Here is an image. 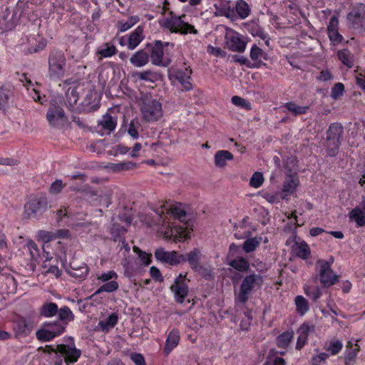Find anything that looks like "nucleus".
Wrapping results in <instances>:
<instances>
[{"label":"nucleus","instance_id":"f257e3e1","mask_svg":"<svg viewBox=\"0 0 365 365\" xmlns=\"http://www.w3.org/2000/svg\"><path fill=\"white\" fill-rule=\"evenodd\" d=\"M262 282L260 274L252 273L245 276L242 280L239 292H235V302L245 304L252 292L262 286Z\"/></svg>","mask_w":365,"mask_h":365},{"label":"nucleus","instance_id":"f03ea898","mask_svg":"<svg viewBox=\"0 0 365 365\" xmlns=\"http://www.w3.org/2000/svg\"><path fill=\"white\" fill-rule=\"evenodd\" d=\"M175 44L170 42H162L156 40L152 43H148L146 48H149L148 52L151 63L154 66L167 67L171 63V58L167 53L165 55V48L170 47L174 48Z\"/></svg>","mask_w":365,"mask_h":365},{"label":"nucleus","instance_id":"7ed1b4c3","mask_svg":"<svg viewBox=\"0 0 365 365\" xmlns=\"http://www.w3.org/2000/svg\"><path fill=\"white\" fill-rule=\"evenodd\" d=\"M48 76L52 80H61L65 76L66 58L64 53L59 50L52 51L48 58Z\"/></svg>","mask_w":365,"mask_h":365},{"label":"nucleus","instance_id":"20e7f679","mask_svg":"<svg viewBox=\"0 0 365 365\" xmlns=\"http://www.w3.org/2000/svg\"><path fill=\"white\" fill-rule=\"evenodd\" d=\"M170 17L165 19L163 21H160V25L169 30L171 33H180L182 34H187L188 33L197 34V30L195 27L185 22L182 20V16H177L173 11L169 13Z\"/></svg>","mask_w":365,"mask_h":365},{"label":"nucleus","instance_id":"39448f33","mask_svg":"<svg viewBox=\"0 0 365 365\" xmlns=\"http://www.w3.org/2000/svg\"><path fill=\"white\" fill-rule=\"evenodd\" d=\"M333 262V259H331V262L319 259L316 262V269L320 282L324 287H329L339 282V275L336 274L331 268Z\"/></svg>","mask_w":365,"mask_h":365},{"label":"nucleus","instance_id":"423d86ee","mask_svg":"<svg viewBox=\"0 0 365 365\" xmlns=\"http://www.w3.org/2000/svg\"><path fill=\"white\" fill-rule=\"evenodd\" d=\"M143 119L148 123L159 120L163 115L162 103L157 99L146 98L140 108Z\"/></svg>","mask_w":365,"mask_h":365},{"label":"nucleus","instance_id":"0eeeda50","mask_svg":"<svg viewBox=\"0 0 365 365\" xmlns=\"http://www.w3.org/2000/svg\"><path fill=\"white\" fill-rule=\"evenodd\" d=\"M62 101V96L54 97L50 101L46 119L51 126L56 127L60 123H65L67 120L66 113L61 107Z\"/></svg>","mask_w":365,"mask_h":365},{"label":"nucleus","instance_id":"6e6552de","mask_svg":"<svg viewBox=\"0 0 365 365\" xmlns=\"http://www.w3.org/2000/svg\"><path fill=\"white\" fill-rule=\"evenodd\" d=\"M344 133V128L340 123H332L330 125L327 130V140L329 142V145H333L330 149L329 155H335L340 146L341 140Z\"/></svg>","mask_w":365,"mask_h":365},{"label":"nucleus","instance_id":"1a4fd4ad","mask_svg":"<svg viewBox=\"0 0 365 365\" xmlns=\"http://www.w3.org/2000/svg\"><path fill=\"white\" fill-rule=\"evenodd\" d=\"M70 339V344H61L56 346L57 352L63 357L64 362L67 364L76 363L81 355V351L76 347L73 338Z\"/></svg>","mask_w":365,"mask_h":365},{"label":"nucleus","instance_id":"9d476101","mask_svg":"<svg viewBox=\"0 0 365 365\" xmlns=\"http://www.w3.org/2000/svg\"><path fill=\"white\" fill-rule=\"evenodd\" d=\"M186 274H180L175 279L174 284L170 287V290L174 294L176 302L182 304L188 295L189 287L185 282Z\"/></svg>","mask_w":365,"mask_h":365},{"label":"nucleus","instance_id":"9b49d317","mask_svg":"<svg viewBox=\"0 0 365 365\" xmlns=\"http://www.w3.org/2000/svg\"><path fill=\"white\" fill-rule=\"evenodd\" d=\"M348 20L354 29L361 32L365 29V4H359L348 14Z\"/></svg>","mask_w":365,"mask_h":365},{"label":"nucleus","instance_id":"f8f14e48","mask_svg":"<svg viewBox=\"0 0 365 365\" xmlns=\"http://www.w3.org/2000/svg\"><path fill=\"white\" fill-rule=\"evenodd\" d=\"M155 257L157 261L171 266L178 265L182 262V256L177 251H166L163 247H159L155 251Z\"/></svg>","mask_w":365,"mask_h":365},{"label":"nucleus","instance_id":"ddd939ff","mask_svg":"<svg viewBox=\"0 0 365 365\" xmlns=\"http://www.w3.org/2000/svg\"><path fill=\"white\" fill-rule=\"evenodd\" d=\"M48 201L45 196L33 198L25 206V212L29 217H35L46 210Z\"/></svg>","mask_w":365,"mask_h":365},{"label":"nucleus","instance_id":"4468645a","mask_svg":"<svg viewBox=\"0 0 365 365\" xmlns=\"http://www.w3.org/2000/svg\"><path fill=\"white\" fill-rule=\"evenodd\" d=\"M34 329V322L25 317H18L13 322V331L16 338L29 336Z\"/></svg>","mask_w":365,"mask_h":365},{"label":"nucleus","instance_id":"2eb2a0df","mask_svg":"<svg viewBox=\"0 0 365 365\" xmlns=\"http://www.w3.org/2000/svg\"><path fill=\"white\" fill-rule=\"evenodd\" d=\"M225 43L230 51L240 53L245 51L247 44L242 36L232 30L226 34Z\"/></svg>","mask_w":365,"mask_h":365},{"label":"nucleus","instance_id":"dca6fc26","mask_svg":"<svg viewBox=\"0 0 365 365\" xmlns=\"http://www.w3.org/2000/svg\"><path fill=\"white\" fill-rule=\"evenodd\" d=\"M192 73V71L189 67L174 71L173 78L181 85L182 91H190L193 89Z\"/></svg>","mask_w":365,"mask_h":365},{"label":"nucleus","instance_id":"f3484780","mask_svg":"<svg viewBox=\"0 0 365 365\" xmlns=\"http://www.w3.org/2000/svg\"><path fill=\"white\" fill-rule=\"evenodd\" d=\"M117 125V118L109 113H106L98 121L97 133L101 135H109L113 133Z\"/></svg>","mask_w":365,"mask_h":365},{"label":"nucleus","instance_id":"a211bd4d","mask_svg":"<svg viewBox=\"0 0 365 365\" xmlns=\"http://www.w3.org/2000/svg\"><path fill=\"white\" fill-rule=\"evenodd\" d=\"M182 262H187L194 271H197L200 268V261L201 259V252L199 249L194 248L186 255H181Z\"/></svg>","mask_w":365,"mask_h":365},{"label":"nucleus","instance_id":"6ab92c4d","mask_svg":"<svg viewBox=\"0 0 365 365\" xmlns=\"http://www.w3.org/2000/svg\"><path fill=\"white\" fill-rule=\"evenodd\" d=\"M150 60L149 52L145 49H140L133 53L130 58V63L136 68H141L147 65Z\"/></svg>","mask_w":365,"mask_h":365},{"label":"nucleus","instance_id":"aec40b11","mask_svg":"<svg viewBox=\"0 0 365 365\" xmlns=\"http://www.w3.org/2000/svg\"><path fill=\"white\" fill-rule=\"evenodd\" d=\"M250 58L254 61L252 66H249L250 68H259L264 64L263 61L267 60V54L257 45H253L250 50Z\"/></svg>","mask_w":365,"mask_h":365},{"label":"nucleus","instance_id":"412c9836","mask_svg":"<svg viewBox=\"0 0 365 365\" xmlns=\"http://www.w3.org/2000/svg\"><path fill=\"white\" fill-rule=\"evenodd\" d=\"M100 96L96 90H91L83 101L88 111H94L100 107Z\"/></svg>","mask_w":365,"mask_h":365},{"label":"nucleus","instance_id":"4be33fe9","mask_svg":"<svg viewBox=\"0 0 365 365\" xmlns=\"http://www.w3.org/2000/svg\"><path fill=\"white\" fill-rule=\"evenodd\" d=\"M180 339V332L177 329L171 330L166 339L164 352L168 356L179 344Z\"/></svg>","mask_w":365,"mask_h":365},{"label":"nucleus","instance_id":"5701e85b","mask_svg":"<svg viewBox=\"0 0 365 365\" xmlns=\"http://www.w3.org/2000/svg\"><path fill=\"white\" fill-rule=\"evenodd\" d=\"M128 35V49L134 50L143 41L145 36L143 35V28L138 26L133 31Z\"/></svg>","mask_w":365,"mask_h":365},{"label":"nucleus","instance_id":"b1692460","mask_svg":"<svg viewBox=\"0 0 365 365\" xmlns=\"http://www.w3.org/2000/svg\"><path fill=\"white\" fill-rule=\"evenodd\" d=\"M235 19L239 17L240 19H245L251 14V8L244 0H237L235 4Z\"/></svg>","mask_w":365,"mask_h":365},{"label":"nucleus","instance_id":"393cba45","mask_svg":"<svg viewBox=\"0 0 365 365\" xmlns=\"http://www.w3.org/2000/svg\"><path fill=\"white\" fill-rule=\"evenodd\" d=\"M135 77L140 81H144L152 83L162 81L163 79V76L160 73L151 70L137 72L135 73Z\"/></svg>","mask_w":365,"mask_h":365},{"label":"nucleus","instance_id":"a878e982","mask_svg":"<svg viewBox=\"0 0 365 365\" xmlns=\"http://www.w3.org/2000/svg\"><path fill=\"white\" fill-rule=\"evenodd\" d=\"M234 155L228 150H221L215 153V165L219 168H224L227 165V161L232 160Z\"/></svg>","mask_w":365,"mask_h":365},{"label":"nucleus","instance_id":"bb28decb","mask_svg":"<svg viewBox=\"0 0 365 365\" xmlns=\"http://www.w3.org/2000/svg\"><path fill=\"white\" fill-rule=\"evenodd\" d=\"M215 7L217 10L220 11L224 16L228 19H235V6L230 0H224L219 2L218 4H215Z\"/></svg>","mask_w":365,"mask_h":365},{"label":"nucleus","instance_id":"cd10ccee","mask_svg":"<svg viewBox=\"0 0 365 365\" xmlns=\"http://www.w3.org/2000/svg\"><path fill=\"white\" fill-rule=\"evenodd\" d=\"M79 99L76 88H68L65 94V105L70 110H73Z\"/></svg>","mask_w":365,"mask_h":365},{"label":"nucleus","instance_id":"c85d7f7f","mask_svg":"<svg viewBox=\"0 0 365 365\" xmlns=\"http://www.w3.org/2000/svg\"><path fill=\"white\" fill-rule=\"evenodd\" d=\"M58 305L54 302H45L39 308V315L46 318H51L57 314Z\"/></svg>","mask_w":365,"mask_h":365},{"label":"nucleus","instance_id":"c756f323","mask_svg":"<svg viewBox=\"0 0 365 365\" xmlns=\"http://www.w3.org/2000/svg\"><path fill=\"white\" fill-rule=\"evenodd\" d=\"M58 329L59 330H56V332H53L50 331V329H47V328L45 327V328L40 329L36 332V336L39 341H49L55 337L61 335L62 329Z\"/></svg>","mask_w":365,"mask_h":365},{"label":"nucleus","instance_id":"7c9ffc66","mask_svg":"<svg viewBox=\"0 0 365 365\" xmlns=\"http://www.w3.org/2000/svg\"><path fill=\"white\" fill-rule=\"evenodd\" d=\"M12 17L11 10L6 7L4 10L0 12V29L2 30H9L13 27Z\"/></svg>","mask_w":365,"mask_h":365},{"label":"nucleus","instance_id":"2f4dec72","mask_svg":"<svg viewBox=\"0 0 365 365\" xmlns=\"http://www.w3.org/2000/svg\"><path fill=\"white\" fill-rule=\"evenodd\" d=\"M339 61L347 68H352L354 65V57L348 49L339 50L337 53Z\"/></svg>","mask_w":365,"mask_h":365},{"label":"nucleus","instance_id":"473e14b6","mask_svg":"<svg viewBox=\"0 0 365 365\" xmlns=\"http://www.w3.org/2000/svg\"><path fill=\"white\" fill-rule=\"evenodd\" d=\"M283 107L290 112L294 116H297L302 114H306L309 109V106H298L294 101L287 102L284 104Z\"/></svg>","mask_w":365,"mask_h":365},{"label":"nucleus","instance_id":"72a5a7b5","mask_svg":"<svg viewBox=\"0 0 365 365\" xmlns=\"http://www.w3.org/2000/svg\"><path fill=\"white\" fill-rule=\"evenodd\" d=\"M297 312L304 316L309 310V304L308 301L302 295H298L294 299Z\"/></svg>","mask_w":365,"mask_h":365},{"label":"nucleus","instance_id":"f704fd0d","mask_svg":"<svg viewBox=\"0 0 365 365\" xmlns=\"http://www.w3.org/2000/svg\"><path fill=\"white\" fill-rule=\"evenodd\" d=\"M229 265L239 272H247L250 268L248 260L242 257H238L229 262Z\"/></svg>","mask_w":365,"mask_h":365},{"label":"nucleus","instance_id":"c9c22d12","mask_svg":"<svg viewBox=\"0 0 365 365\" xmlns=\"http://www.w3.org/2000/svg\"><path fill=\"white\" fill-rule=\"evenodd\" d=\"M262 237L247 238L242 245V250L246 253L254 252L260 245Z\"/></svg>","mask_w":365,"mask_h":365},{"label":"nucleus","instance_id":"e433bc0d","mask_svg":"<svg viewBox=\"0 0 365 365\" xmlns=\"http://www.w3.org/2000/svg\"><path fill=\"white\" fill-rule=\"evenodd\" d=\"M119 287L118 283L115 280L106 282L102 286H101L89 298L92 299L95 296L99 294L101 292L111 293L116 291Z\"/></svg>","mask_w":365,"mask_h":365},{"label":"nucleus","instance_id":"4c0bfd02","mask_svg":"<svg viewBox=\"0 0 365 365\" xmlns=\"http://www.w3.org/2000/svg\"><path fill=\"white\" fill-rule=\"evenodd\" d=\"M349 218L356 222V226L361 227L365 225V211L356 207L349 212Z\"/></svg>","mask_w":365,"mask_h":365},{"label":"nucleus","instance_id":"58836bf2","mask_svg":"<svg viewBox=\"0 0 365 365\" xmlns=\"http://www.w3.org/2000/svg\"><path fill=\"white\" fill-rule=\"evenodd\" d=\"M88 267L85 263H81L78 267L76 270H70L68 267H66V272L71 277L74 278H79L84 279L88 274Z\"/></svg>","mask_w":365,"mask_h":365},{"label":"nucleus","instance_id":"ea45409f","mask_svg":"<svg viewBox=\"0 0 365 365\" xmlns=\"http://www.w3.org/2000/svg\"><path fill=\"white\" fill-rule=\"evenodd\" d=\"M138 16H130L126 21H119L117 23V27L120 32H125L133 27L139 21Z\"/></svg>","mask_w":365,"mask_h":365},{"label":"nucleus","instance_id":"a19ab883","mask_svg":"<svg viewBox=\"0 0 365 365\" xmlns=\"http://www.w3.org/2000/svg\"><path fill=\"white\" fill-rule=\"evenodd\" d=\"M303 289L305 294L314 302H317L322 294V289L319 286L312 287L305 284Z\"/></svg>","mask_w":365,"mask_h":365},{"label":"nucleus","instance_id":"79ce46f5","mask_svg":"<svg viewBox=\"0 0 365 365\" xmlns=\"http://www.w3.org/2000/svg\"><path fill=\"white\" fill-rule=\"evenodd\" d=\"M136 167V163L132 161L128 162H122L118 163H110L108 165V168L112 170L113 172H120L124 170H129L135 168Z\"/></svg>","mask_w":365,"mask_h":365},{"label":"nucleus","instance_id":"37998d69","mask_svg":"<svg viewBox=\"0 0 365 365\" xmlns=\"http://www.w3.org/2000/svg\"><path fill=\"white\" fill-rule=\"evenodd\" d=\"M355 346L357 347L354 349H346L345 351L344 365H354L356 364L357 354L359 351V346L357 343L355 344Z\"/></svg>","mask_w":365,"mask_h":365},{"label":"nucleus","instance_id":"c03bdc74","mask_svg":"<svg viewBox=\"0 0 365 365\" xmlns=\"http://www.w3.org/2000/svg\"><path fill=\"white\" fill-rule=\"evenodd\" d=\"M118 321V316L115 313L109 315L106 320L100 321L98 325L103 331H108L113 328Z\"/></svg>","mask_w":365,"mask_h":365},{"label":"nucleus","instance_id":"a18cd8bd","mask_svg":"<svg viewBox=\"0 0 365 365\" xmlns=\"http://www.w3.org/2000/svg\"><path fill=\"white\" fill-rule=\"evenodd\" d=\"M294 337V332L286 331L278 336L277 338V346L280 348H286L288 346Z\"/></svg>","mask_w":365,"mask_h":365},{"label":"nucleus","instance_id":"49530a36","mask_svg":"<svg viewBox=\"0 0 365 365\" xmlns=\"http://www.w3.org/2000/svg\"><path fill=\"white\" fill-rule=\"evenodd\" d=\"M58 319L65 322L67 324L69 322H71L74 319V314L68 307L64 306L60 309H58V312L57 313Z\"/></svg>","mask_w":365,"mask_h":365},{"label":"nucleus","instance_id":"de8ad7c7","mask_svg":"<svg viewBox=\"0 0 365 365\" xmlns=\"http://www.w3.org/2000/svg\"><path fill=\"white\" fill-rule=\"evenodd\" d=\"M11 96V91L10 89L6 88L4 86L0 87V109L5 110L8 103L9 99Z\"/></svg>","mask_w":365,"mask_h":365},{"label":"nucleus","instance_id":"09e8293b","mask_svg":"<svg viewBox=\"0 0 365 365\" xmlns=\"http://www.w3.org/2000/svg\"><path fill=\"white\" fill-rule=\"evenodd\" d=\"M298 185V180L292 178L291 176L287 178L284 182L282 191L289 194H292L297 186Z\"/></svg>","mask_w":365,"mask_h":365},{"label":"nucleus","instance_id":"8fccbe9b","mask_svg":"<svg viewBox=\"0 0 365 365\" xmlns=\"http://www.w3.org/2000/svg\"><path fill=\"white\" fill-rule=\"evenodd\" d=\"M133 252H135L138 258L140 261V263L142 265L148 266L151 262V257L152 255L146 253L145 252L142 251L139 247L137 246L133 247Z\"/></svg>","mask_w":365,"mask_h":365},{"label":"nucleus","instance_id":"3c124183","mask_svg":"<svg viewBox=\"0 0 365 365\" xmlns=\"http://www.w3.org/2000/svg\"><path fill=\"white\" fill-rule=\"evenodd\" d=\"M172 235H175L179 241L186 240L190 237L191 230L190 229L180 227L178 229L172 230Z\"/></svg>","mask_w":365,"mask_h":365},{"label":"nucleus","instance_id":"603ef678","mask_svg":"<svg viewBox=\"0 0 365 365\" xmlns=\"http://www.w3.org/2000/svg\"><path fill=\"white\" fill-rule=\"evenodd\" d=\"M26 247L29 252L31 259L37 261L39 257V250L36 244L32 240H29L26 244Z\"/></svg>","mask_w":365,"mask_h":365},{"label":"nucleus","instance_id":"864d4df0","mask_svg":"<svg viewBox=\"0 0 365 365\" xmlns=\"http://www.w3.org/2000/svg\"><path fill=\"white\" fill-rule=\"evenodd\" d=\"M310 248L305 242L299 243L297 246V255L303 259H307L310 256Z\"/></svg>","mask_w":365,"mask_h":365},{"label":"nucleus","instance_id":"5fc2aeb1","mask_svg":"<svg viewBox=\"0 0 365 365\" xmlns=\"http://www.w3.org/2000/svg\"><path fill=\"white\" fill-rule=\"evenodd\" d=\"M117 53V48L114 45L109 43L105 44V48L98 51V53L103 58H109L114 56Z\"/></svg>","mask_w":365,"mask_h":365},{"label":"nucleus","instance_id":"6e6d98bb","mask_svg":"<svg viewBox=\"0 0 365 365\" xmlns=\"http://www.w3.org/2000/svg\"><path fill=\"white\" fill-rule=\"evenodd\" d=\"M315 331V326L309 322L303 323L297 330V334L300 336L307 337L308 339V336L310 332H314Z\"/></svg>","mask_w":365,"mask_h":365},{"label":"nucleus","instance_id":"4d7b16f0","mask_svg":"<svg viewBox=\"0 0 365 365\" xmlns=\"http://www.w3.org/2000/svg\"><path fill=\"white\" fill-rule=\"evenodd\" d=\"M343 348V344L339 340L331 341L327 348V350L331 353V355H336Z\"/></svg>","mask_w":365,"mask_h":365},{"label":"nucleus","instance_id":"13d9d810","mask_svg":"<svg viewBox=\"0 0 365 365\" xmlns=\"http://www.w3.org/2000/svg\"><path fill=\"white\" fill-rule=\"evenodd\" d=\"M264 182V177L262 173L255 172L250 180V185L255 188H259Z\"/></svg>","mask_w":365,"mask_h":365},{"label":"nucleus","instance_id":"bf43d9fd","mask_svg":"<svg viewBox=\"0 0 365 365\" xmlns=\"http://www.w3.org/2000/svg\"><path fill=\"white\" fill-rule=\"evenodd\" d=\"M344 92V86L342 83H336L331 88V97L336 100L341 97Z\"/></svg>","mask_w":365,"mask_h":365},{"label":"nucleus","instance_id":"052dcab7","mask_svg":"<svg viewBox=\"0 0 365 365\" xmlns=\"http://www.w3.org/2000/svg\"><path fill=\"white\" fill-rule=\"evenodd\" d=\"M231 101L235 106L244 108L247 110L251 109L250 103L242 97L235 96L232 97Z\"/></svg>","mask_w":365,"mask_h":365},{"label":"nucleus","instance_id":"680f3d73","mask_svg":"<svg viewBox=\"0 0 365 365\" xmlns=\"http://www.w3.org/2000/svg\"><path fill=\"white\" fill-rule=\"evenodd\" d=\"M117 278H118V274L113 270H110L107 272H103L100 276L98 277V279L103 282H110V281H111L112 279H117Z\"/></svg>","mask_w":365,"mask_h":365},{"label":"nucleus","instance_id":"e2e57ef3","mask_svg":"<svg viewBox=\"0 0 365 365\" xmlns=\"http://www.w3.org/2000/svg\"><path fill=\"white\" fill-rule=\"evenodd\" d=\"M127 232V230L122 226H120L117 224L113 225L111 228V235L113 237L115 241H117V238L120 237V235L124 234Z\"/></svg>","mask_w":365,"mask_h":365},{"label":"nucleus","instance_id":"0e129e2a","mask_svg":"<svg viewBox=\"0 0 365 365\" xmlns=\"http://www.w3.org/2000/svg\"><path fill=\"white\" fill-rule=\"evenodd\" d=\"M328 36L331 41V43L334 45L339 44L343 40V36L339 33L338 30L327 31Z\"/></svg>","mask_w":365,"mask_h":365},{"label":"nucleus","instance_id":"69168bd1","mask_svg":"<svg viewBox=\"0 0 365 365\" xmlns=\"http://www.w3.org/2000/svg\"><path fill=\"white\" fill-rule=\"evenodd\" d=\"M138 124V121L131 120L128 125V133L133 139H138L139 137Z\"/></svg>","mask_w":365,"mask_h":365},{"label":"nucleus","instance_id":"338daca9","mask_svg":"<svg viewBox=\"0 0 365 365\" xmlns=\"http://www.w3.org/2000/svg\"><path fill=\"white\" fill-rule=\"evenodd\" d=\"M207 52L217 57H225L226 52L220 47H215L211 45L207 46Z\"/></svg>","mask_w":365,"mask_h":365},{"label":"nucleus","instance_id":"774afa93","mask_svg":"<svg viewBox=\"0 0 365 365\" xmlns=\"http://www.w3.org/2000/svg\"><path fill=\"white\" fill-rule=\"evenodd\" d=\"M63 187V181L61 180H56L51 185L49 191L52 194H58Z\"/></svg>","mask_w":365,"mask_h":365}]
</instances>
